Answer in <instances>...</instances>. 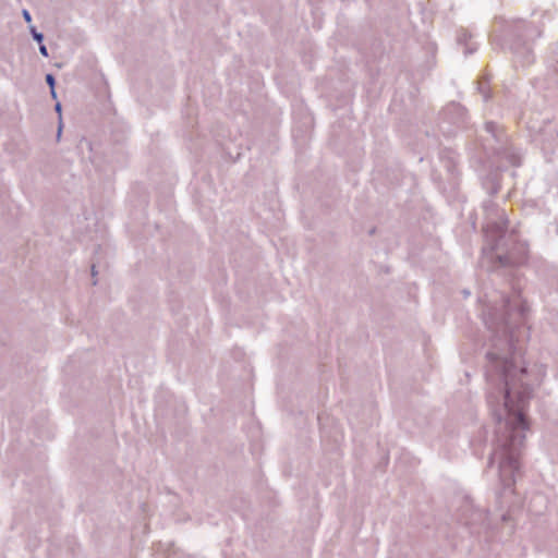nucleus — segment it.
<instances>
[{
	"label": "nucleus",
	"mask_w": 558,
	"mask_h": 558,
	"mask_svg": "<svg viewBox=\"0 0 558 558\" xmlns=\"http://www.w3.org/2000/svg\"><path fill=\"white\" fill-rule=\"evenodd\" d=\"M525 306L518 296L493 299L485 303L487 403L495 418L494 449L489 466L497 464L500 481L511 487L520 470V454L527 423L525 410L534 387L544 375L541 367L529 366L522 357L523 332L519 323Z\"/></svg>",
	"instance_id": "1"
},
{
	"label": "nucleus",
	"mask_w": 558,
	"mask_h": 558,
	"mask_svg": "<svg viewBox=\"0 0 558 558\" xmlns=\"http://www.w3.org/2000/svg\"><path fill=\"white\" fill-rule=\"evenodd\" d=\"M485 246L482 266L488 270L513 268L523 265L527 257V245L519 241L514 231H508L504 213L497 219L487 216L484 226Z\"/></svg>",
	"instance_id": "2"
},
{
	"label": "nucleus",
	"mask_w": 558,
	"mask_h": 558,
	"mask_svg": "<svg viewBox=\"0 0 558 558\" xmlns=\"http://www.w3.org/2000/svg\"><path fill=\"white\" fill-rule=\"evenodd\" d=\"M461 510V519L464 521L466 525H481L484 524L486 521V511L478 507H475L472 500H465Z\"/></svg>",
	"instance_id": "3"
},
{
	"label": "nucleus",
	"mask_w": 558,
	"mask_h": 558,
	"mask_svg": "<svg viewBox=\"0 0 558 558\" xmlns=\"http://www.w3.org/2000/svg\"><path fill=\"white\" fill-rule=\"evenodd\" d=\"M485 130L495 138L496 141H500L501 133L498 130V126L494 122H487L485 124Z\"/></svg>",
	"instance_id": "4"
},
{
	"label": "nucleus",
	"mask_w": 558,
	"mask_h": 558,
	"mask_svg": "<svg viewBox=\"0 0 558 558\" xmlns=\"http://www.w3.org/2000/svg\"><path fill=\"white\" fill-rule=\"evenodd\" d=\"M29 32L34 38V40H36L37 43L41 44L43 40H44V35L39 32H37L36 27L31 25L29 26Z\"/></svg>",
	"instance_id": "5"
},
{
	"label": "nucleus",
	"mask_w": 558,
	"mask_h": 558,
	"mask_svg": "<svg viewBox=\"0 0 558 558\" xmlns=\"http://www.w3.org/2000/svg\"><path fill=\"white\" fill-rule=\"evenodd\" d=\"M46 83L49 85L50 88L54 87V84H56L54 76L52 74H47Z\"/></svg>",
	"instance_id": "6"
},
{
	"label": "nucleus",
	"mask_w": 558,
	"mask_h": 558,
	"mask_svg": "<svg viewBox=\"0 0 558 558\" xmlns=\"http://www.w3.org/2000/svg\"><path fill=\"white\" fill-rule=\"evenodd\" d=\"M22 14H23V17H24L26 23H31L32 22V16H31V14H29V12L27 10H23Z\"/></svg>",
	"instance_id": "7"
},
{
	"label": "nucleus",
	"mask_w": 558,
	"mask_h": 558,
	"mask_svg": "<svg viewBox=\"0 0 558 558\" xmlns=\"http://www.w3.org/2000/svg\"><path fill=\"white\" fill-rule=\"evenodd\" d=\"M39 52H40V54H41V56H44V57H48V56H49V54H48L47 47H46L45 45H43V44H40V45H39Z\"/></svg>",
	"instance_id": "8"
},
{
	"label": "nucleus",
	"mask_w": 558,
	"mask_h": 558,
	"mask_svg": "<svg viewBox=\"0 0 558 558\" xmlns=\"http://www.w3.org/2000/svg\"><path fill=\"white\" fill-rule=\"evenodd\" d=\"M50 94H51V97H52L53 99H56V98H57V93H56V90H54V87L50 88Z\"/></svg>",
	"instance_id": "9"
},
{
	"label": "nucleus",
	"mask_w": 558,
	"mask_h": 558,
	"mask_svg": "<svg viewBox=\"0 0 558 558\" xmlns=\"http://www.w3.org/2000/svg\"><path fill=\"white\" fill-rule=\"evenodd\" d=\"M54 109L58 113H61V104L57 102Z\"/></svg>",
	"instance_id": "10"
},
{
	"label": "nucleus",
	"mask_w": 558,
	"mask_h": 558,
	"mask_svg": "<svg viewBox=\"0 0 558 558\" xmlns=\"http://www.w3.org/2000/svg\"><path fill=\"white\" fill-rule=\"evenodd\" d=\"M92 274H93V276H95V275H96V272H95V266H92Z\"/></svg>",
	"instance_id": "11"
},
{
	"label": "nucleus",
	"mask_w": 558,
	"mask_h": 558,
	"mask_svg": "<svg viewBox=\"0 0 558 558\" xmlns=\"http://www.w3.org/2000/svg\"><path fill=\"white\" fill-rule=\"evenodd\" d=\"M61 134V124L59 125V129H58V136H60Z\"/></svg>",
	"instance_id": "12"
},
{
	"label": "nucleus",
	"mask_w": 558,
	"mask_h": 558,
	"mask_svg": "<svg viewBox=\"0 0 558 558\" xmlns=\"http://www.w3.org/2000/svg\"><path fill=\"white\" fill-rule=\"evenodd\" d=\"M543 149H553V147L548 146L546 147L545 145L543 146Z\"/></svg>",
	"instance_id": "13"
},
{
	"label": "nucleus",
	"mask_w": 558,
	"mask_h": 558,
	"mask_svg": "<svg viewBox=\"0 0 558 558\" xmlns=\"http://www.w3.org/2000/svg\"><path fill=\"white\" fill-rule=\"evenodd\" d=\"M554 134H555L556 136H558L557 131H553V132H551V135H554Z\"/></svg>",
	"instance_id": "14"
}]
</instances>
